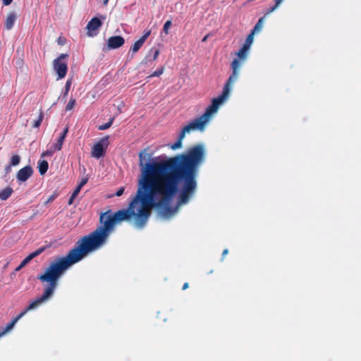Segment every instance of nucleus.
<instances>
[{
    "mask_svg": "<svg viewBox=\"0 0 361 361\" xmlns=\"http://www.w3.org/2000/svg\"><path fill=\"white\" fill-rule=\"evenodd\" d=\"M150 215L151 185H138L136 195L127 209L118 210L115 213L111 210L102 213L99 217L100 225L94 231L80 238L66 256L58 257L50 262L44 272L37 277L43 284L47 283L42 295L34 300L4 329L0 328V337L11 330L16 322L28 311L38 307L51 298L58 286V281L64 272L89 253L102 247L106 243L116 224L129 221L133 217L134 226L137 228H142Z\"/></svg>",
    "mask_w": 361,
    "mask_h": 361,
    "instance_id": "nucleus-1",
    "label": "nucleus"
},
{
    "mask_svg": "<svg viewBox=\"0 0 361 361\" xmlns=\"http://www.w3.org/2000/svg\"><path fill=\"white\" fill-rule=\"evenodd\" d=\"M233 76L230 78L229 82L224 87L222 93L218 97L212 99V104L206 109L204 113L200 117L190 121L187 126L183 128L180 131L182 135H183L185 136L187 133H190L194 130L203 131L204 130L207 123L212 118V115L217 111L219 105L228 96V85L233 80Z\"/></svg>",
    "mask_w": 361,
    "mask_h": 361,
    "instance_id": "nucleus-2",
    "label": "nucleus"
},
{
    "mask_svg": "<svg viewBox=\"0 0 361 361\" xmlns=\"http://www.w3.org/2000/svg\"><path fill=\"white\" fill-rule=\"evenodd\" d=\"M248 49L247 48L246 45H243L238 52H236V55L238 56V59H235L231 64V68L232 70V73L230 75L228 79L227 80L226 84L224 85V87L229 82L230 78L233 77V80L231 81L228 85V93L231 91L232 85L237 80L238 75H239V68L241 66V64L246 59Z\"/></svg>",
    "mask_w": 361,
    "mask_h": 361,
    "instance_id": "nucleus-3",
    "label": "nucleus"
},
{
    "mask_svg": "<svg viewBox=\"0 0 361 361\" xmlns=\"http://www.w3.org/2000/svg\"><path fill=\"white\" fill-rule=\"evenodd\" d=\"M68 56L67 54H61L59 57L54 60L53 66L58 75V79H62L66 75L68 65L66 61H63L66 59Z\"/></svg>",
    "mask_w": 361,
    "mask_h": 361,
    "instance_id": "nucleus-4",
    "label": "nucleus"
},
{
    "mask_svg": "<svg viewBox=\"0 0 361 361\" xmlns=\"http://www.w3.org/2000/svg\"><path fill=\"white\" fill-rule=\"evenodd\" d=\"M109 145V136L102 138L97 144H95L91 151V156L96 159L103 157L105 151Z\"/></svg>",
    "mask_w": 361,
    "mask_h": 361,
    "instance_id": "nucleus-5",
    "label": "nucleus"
},
{
    "mask_svg": "<svg viewBox=\"0 0 361 361\" xmlns=\"http://www.w3.org/2000/svg\"><path fill=\"white\" fill-rule=\"evenodd\" d=\"M102 23L100 20V19H99L97 17L92 18L86 26V29L87 30V35L89 37L96 36L98 34L99 30L102 27Z\"/></svg>",
    "mask_w": 361,
    "mask_h": 361,
    "instance_id": "nucleus-6",
    "label": "nucleus"
},
{
    "mask_svg": "<svg viewBox=\"0 0 361 361\" xmlns=\"http://www.w3.org/2000/svg\"><path fill=\"white\" fill-rule=\"evenodd\" d=\"M150 34H151L150 30H145V33L143 34V35L138 40L135 42V43L130 47L129 51H128V55L130 54L131 58H133L134 54L135 53H137L140 50V49L142 47V45L144 44V43L145 42L147 39L149 37Z\"/></svg>",
    "mask_w": 361,
    "mask_h": 361,
    "instance_id": "nucleus-7",
    "label": "nucleus"
},
{
    "mask_svg": "<svg viewBox=\"0 0 361 361\" xmlns=\"http://www.w3.org/2000/svg\"><path fill=\"white\" fill-rule=\"evenodd\" d=\"M125 43V39L120 35L110 37L106 43L107 49H116L121 47Z\"/></svg>",
    "mask_w": 361,
    "mask_h": 361,
    "instance_id": "nucleus-8",
    "label": "nucleus"
},
{
    "mask_svg": "<svg viewBox=\"0 0 361 361\" xmlns=\"http://www.w3.org/2000/svg\"><path fill=\"white\" fill-rule=\"evenodd\" d=\"M33 174L32 168L30 166H25L20 169L16 173V178L18 182L23 183L28 180Z\"/></svg>",
    "mask_w": 361,
    "mask_h": 361,
    "instance_id": "nucleus-9",
    "label": "nucleus"
},
{
    "mask_svg": "<svg viewBox=\"0 0 361 361\" xmlns=\"http://www.w3.org/2000/svg\"><path fill=\"white\" fill-rule=\"evenodd\" d=\"M16 20V14L15 12H9L5 20L4 27L6 30H9L12 29Z\"/></svg>",
    "mask_w": 361,
    "mask_h": 361,
    "instance_id": "nucleus-10",
    "label": "nucleus"
},
{
    "mask_svg": "<svg viewBox=\"0 0 361 361\" xmlns=\"http://www.w3.org/2000/svg\"><path fill=\"white\" fill-rule=\"evenodd\" d=\"M68 132V128L66 127L63 129V132L61 133L60 136L59 137L56 143L54 145V150L59 151L61 149L63 141L67 135V133Z\"/></svg>",
    "mask_w": 361,
    "mask_h": 361,
    "instance_id": "nucleus-11",
    "label": "nucleus"
},
{
    "mask_svg": "<svg viewBox=\"0 0 361 361\" xmlns=\"http://www.w3.org/2000/svg\"><path fill=\"white\" fill-rule=\"evenodd\" d=\"M13 190L10 187H6L0 191V199L1 200H6L13 193Z\"/></svg>",
    "mask_w": 361,
    "mask_h": 361,
    "instance_id": "nucleus-12",
    "label": "nucleus"
},
{
    "mask_svg": "<svg viewBox=\"0 0 361 361\" xmlns=\"http://www.w3.org/2000/svg\"><path fill=\"white\" fill-rule=\"evenodd\" d=\"M49 164L46 160H42L38 162L39 173L40 175H44L48 170Z\"/></svg>",
    "mask_w": 361,
    "mask_h": 361,
    "instance_id": "nucleus-13",
    "label": "nucleus"
},
{
    "mask_svg": "<svg viewBox=\"0 0 361 361\" xmlns=\"http://www.w3.org/2000/svg\"><path fill=\"white\" fill-rule=\"evenodd\" d=\"M265 15L264 16L260 18L259 20H258V22L257 23V24L255 25L254 28L252 30L251 32H253L254 34L255 32H257L259 31H260L262 28V25H263V22H264V19L265 18Z\"/></svg>",
    "mask_w": 361,
    "mask_h": 361,
    "instance_id": "nucleus-14",
    "label": "nucleus"
},
{
    "mask_svg": "<svg viewBox=\"0 0 361 361\" xmlns=\"http://www.w3.org/2000/svg\"><path fill=\"white\" fill-rule=\"evenodd\" d=\"M185 136L180 133L177 141L171 146L172 149H176L182 147V141Z\"/></svg>",
    "mask_w": 361,
    "mask_h": 361,
    "instance_id": "nucleus-15",
    "label": "nucleus"
},
{
    "mask_svg": "<svg viewBox=\"0 0 361 361\" xmlns=\"http://www.w3.org/2000/svg\"><path fill=\"white\" fill-rule=\"evenodd\" d=\"M43 119L44 112L42 110H40L38 118L33 122L32 127L35 128H38L40 126Z\"/></svg>",
    "mask_w": 361,
    "mask_h": 361,
    "instance_id": "nucleus-16",
    "label": "nucleus"
},
{
    "mask_svg": "<svg viewBox=\"0 0 361 361\" xmlns=\"http://www.w3.org/2000/svg\"><path fill=\"white\" fill-rule=\"evenodd\" d=\"M274 1H275V4L273 6H271L267 9V11L265 13V16H268L270 13H271L272 12H274L279 7V6L281 4V3L283 1V0H274Z\"/></svg>",
    "mask_w": 361,
    "mask_h": 361,
    "instance_id": "nucleus-17",
    "label": "nucleus"
},
{
    "mask_svg": "<svg viewBox=\"0 0 361 361\" xmlns=\"http://www.w3.org/2000/svg\"><path fill=\"white\" fill-rule=\"evenodd\" d=\"M114 120V117L111 118L109 122H107L103 125H100L98 127V129L99 130H104L109 128L111 126Z\"/></svg>",
    "mask_w": 361,
    "mask_h": 361,
    "instance_id": "nucleus-18",
    "label": "nucleus"
},
{
    "mask_svg": "<svg viewBox=\"0 0 361 361\" xmlns=\"http://www.w3.org/2000/svg\"><path fill=\"white\" fill-rule=\"evenodd\" d=\"M20 156H18L17 154L13 155L10 160V164H11V166H17L20 163Z\"/></svg>",
    "mask_w": 361,
    "mask_h": 361,
    "instance_id": "nucleus-19",
    "label": "nucleus"
},
{
    "mask_svg": "<svg viewBox=\"0 0 361 361\" xmlns=\"http://www.w3.org/2000/svg\"><path fill=\"white\" fill-rule=\"evenodd\" d=\"M164 71V67L161 66V67L159 68L158 69H157L155 71H154L152 74H150L149 75V78L159 77L163 74Z\"/></svg>",
    "mask_w": 361,
    "mask_h": 361,
    "instance_id": "nucleus-20",
    "label": "nucleus"
},
{
    "mask_svg": "<svg viewBox=\"0 0 361 361\" xmlns=\"http://www.w3.org/2000/svg\"><path fill=\"white\" fill-rule=\"evenodd\" d=\"M254 33L253 32H250L248 36L246 38V40H245V42L244 43L243 45H246L247 46V48L249 49L250 46H251V44L253 42V36H254Z\"/></svg>",
    "mask_w": 361,
    "mask_h": 361,
    "instance_id": "nucleus-21",
    "label": "nucleus"
},
{
    "mask_svg": "<svg viewBox=\"0 0 361 361\" xmlns=\"http://www.w3.org/2000/svg\"><path fill=\"white\" fill-rule=\"evenodd\" d=\"M46 249V247H41L35 252L30 253L29 256H31V259H32L35 257L39 255L41 253H42Z\"/></svg>",
    "mask_w": 361,
    "mask_h": 361,
    "instance_id": "nucleus-22",
    "label": "nucleus"
},
{
    "mask_svg": "<svg viewBox=\"0 0 361 361\" xmlns=\"http://www.w3.org/2000/svg\"><path fill=\"white\" fill-rule=\"evenodd\" d=\"M46 249V247H41L35 252L30 253L29 256H31V259H32L35 257L39 255L41 253H42Z\"/></svg>",
    "mask_w": 361,
    "mask_h": 361,
    "instance_id": "nucleus-23",
    "label": "nucleus"
},
{
    "mask_svg": "<svg viewBox=\"0 0 361 361\" xmlns=\"http://www.w3.org/2000/svg\"><path fill=\"white\" fill-rule=\"evenodd\" d=\"M75 99L71 98L66 106V111H68L72 110L75 105Z\"/></svg>",
    "mask_w": 361,
    "mask_h": 361,
    "instance_id": "nucleus-24",
    "label": "nucleus"
},
{
    "mask_svg": "<svg viewBox=\"0 0 361 361\" xmlns=\"http://www.w3.org/2000/svg\"><path fill=\"white\" fill-rule=\"evenodd\" d=\"M171 20H167L164 25V27H163V31L164 32V33L166 35H168L169 34V30L170 28V27L171 26Z\"/></svg>",
    "mask_w": 361,
    "mask_h": 361,
    "instance_id": "nucleus-25",
    "label": "nucleus"
},
{
    "mask_svg": "<svg viewBox=\"0 0 361 361\" xmlns=\"http://www.w3.org/2000/svg\"><path fill=\"white\" fill-rule=\"evenodd\" d=\"M71 85V80H68L66 81V88H65V92H64V96L65 97L67 96V94H68Z\"/></svg>",
    "mask_w": 361,
    "mask_h": 361,
    "instance_id": "nucleus-26",
    "label": "nucleus"
},
{
    "mask_svg": "<svg viewBox=\"0 0 361 361\" xmlns=\"http://www.w3.org/2000/svg\"><path fill=\"white\" fill-rule=\"evenodd\" d=\"M55 151L56 150H54V147L53 149H50L45 152H43L41 156L42 157L51 156Z\"/></svg>",
    "mask_w": 361,
    "mask_h": 361,
    "instance_id": "nucleus-27",
    "label": "nucleus"
},
{
    "mask_svg": "<svg viewBox=\"0 0 361 361\" xmlns=\"http://www.w3.org/2000/svg\"><path fill=\"white\" fill-rule=\"evenodd\" d=\"M32 260L31 256H29V255L20 262V264L22 267H25L28 262H30Z\"/></svg>",
    "mask_w": 361,
    "mask_h": 361,
    "instance_id": "nucleus-28",
    "label": "nucleus"
},
{
    "mask_svg": "<svg viewBox=\"0 0 361 361\" xmlns=\"http://www.w3.org/2000/svg\"><path fill=\"white\" fill-rule=\"evenodd\" d=\"M56 197H57L56 194L51 195V196H49V197L47 199V200L44 202V204H47L49 202L54 201L56 198Z\"/></svg>",
    "mask_w": 361,
    "mask_h": 361,
    "instance_id": "nucleus-29",
    "label": "nucleus"
},
{
    "mask_svg": "<svg viewBox=\"0 0 361 361\" xmlns=\"http://www.w3.org/2000/svg\"><path fill=\"white\" fill-rule=\"evenodd\" d=\"M80 190H81V188L78 185L76 187V188L74 190L73 192L72 193L73 197H76L79 194Z\"/></svg>",
    "mask_w": 361,
    "mask_h": 361,
    "instance_id": "nucleus-30",
    "label": "nucleus"
},
{
    "mask_svg": "<svg viewBox=\"0 0 361 361\" xmlns=\"http://www.w3.org/2000/svg\"><path fill=\"white\" fill-rule=\"evenodd\" d=\"M87 180H88L87 178H82L81 180L80 183H79L78 186L82 188V186L85 185L87 183Z\"/></svg>",
    "mask_w": 361,
    "mask_h": 361,
    "instance_id": "nucleus-31",
    "label": "nucleus"
},
{
    "mask_svg": "<svg viewBox=\"0 0 361 361\" xmlns=\"http://www.w3.org/2000/svg\"><path fill=\"white\" fill-rule=\"evenodd\" d=\"M159 55V49H155L154 51V54H153V60L155 61L157 60V59L158 58Z\"/></svg>",
    "mask_w": 361,
    "mask_h": 361,
    "instance_id": "nucleus-32",
    "label": "nucleus"
},
{
    "mask_svg": "<svg viewBox=\"0 0 361 361\" xmlns=\"http://www.w3.org/2000/svg\"><path fill=\"white\" fill-rule=\"evenodd\" d=\"M123 192H124V188H119V189L116 191V196H118V197H119V196H121V195H123Z\"/></svg>",
    "mask_w": 361,
    "mask_h": 361,
    "instance_id": "nucleus-33",
    "label": "nucleus"
},
{
    "mask_svg": "<svg viewBox=\"0 0 361 361\" xmlns=\"http://www.w3.org/2000/svg\"><path fill=\"white\" fill-rule=\"evenodd\" d=\"M75 197H73V195L71 196V197L69 198L68 202V205H71L73 203V201Z\"/></svg>",
    "mask_w": 361,
    "mask_h": 361,
    "instance_id": "nucleus-34",
    "label": "nucleus"
},
{
    "mask_svg": "<svg viewBox=\"0 0 361 361\" xmlns=\"http://www.w3.org/2000/svg\"><path fill=\"white\" fill-rule=\"evenodd\" d=\"M13 0H2L4 5L8 6L12 3Z\"/></svg>",
    "mask_w": 361,
    "mask_h": 361,
    "instance_id": "nucleus-35",
    "label": "nucleus"
},
{
    "mask_svg": "<svg viewBox=\"0 0 361 361\" xmlns=\"http://www.w3.org/2000/svg\"><path fill=\"white\" fill-rule=\"evenodd\" d=\"M11 164H9L8 166H6V168H5V171H6V173H8L11 170Z\"/></svg>",
    "mask_w": 361,
    "mask_h": 361,
    "instance_id": "nucleus-36",
    "label": "nucleus"
},
{
    "mask_svg": "<svg viewBox=\"0 0 361 361\" xmlns=\"http://www.w3.org/2000/svg\"><path fill=\"white\" fill-rule=\"evenodd\" d=\"M22 268H23V267L21 266V264H20L14 270V272H17V271H19Z\"/></svg>",
    "mask_w": 361,
    "mask_h": 361,
    "instance_id": "nucleus-37",
    "label": "nucleus"
},
{
    "mask_svg": "<svg viewBox=\"0 0 361 361\" xmlns=\"http://www.w3.org/2000/svg\"><path fill=\"white\" fill-rule=\"evenodd\" d=\"M188 287H189V284H188V283L186 282L183 284V286L182 287V290H186Z\"/></svg>",
    "mask_w": 361,
    "mask_h": 361,
    "instance_id": "nucleus-38",
    "label": "nucleus"
},
{
    "mask_svg": "<svg viewBox=\"0 0 361 361\" xmlns=\"http://www.w3.org/2000/svg\"><path fill=\"white\" fill-rule=\"evenodd\" d=\"M228 252V250L227 249H225L222 252V257L224 258Z\"/></svg>",
    "mask_w": 361,
    "mask_h": 361,
    "instance_id": "nucleus-39",
    "label": "nucleus"
},
{
    "mask_svg": "<svg viewBox=\"0 0 361 361\" xmlns=\"http://www.w3.org/2000/svg\"><path fill=\"white\" fill-rule=\"evenodd\" d=\"M208 35H207L206 36H204L202 39V42H205L207 40V38H208Z\"/></svg>",
    "mask_w": 361,
    "mask_h": 361,
    "instance_id": "nucleus-40",
    "label": "nucleus"
},
{
    "mask_svg": "<svg viewBox=\"0 0 361 361\" xmlns=\"http://www.w3.org/2000/svg\"><path fill=\"white\" fill-rule=\"evenodd\" d=\"M108 0H104V4H106Z\"/></svg>",
    "mask_w": 361,
    "mask_h": 361,
    "instance_id": "nucleus-41",
    "label": "nucleus"
},
{
    "mask_svg": "<svg viewBox=\"0 0 361 361\" xmlns=\"http://www.w3.org/2000/svg\"><path fill=\"white\" fill-rule=\"evenodd\" d=\"M102 19H105V17H104V16H102Z\"/></svg>",
    "mask_w": 361,
    "mask_h": 361,
    "instance_id": "nucleus-42",
    "label": "nucleus"
},
{
    "mask_svg": "<svg viewBox=\"0 0 361 361\" xmlns=\"http://www.w3.org/2000/svg\"><path fill=\"white\" fill-rule=\"evenodd\" d=\"M61 42H62V40L59 41V44H61Z\"/></svg>",
    "mask_w": 361,
    "mask_h": 361,
    "instance_id": "nucleus-43",
    "label": "nucleus"
},
{
    "mask_svg": "<svg viewBox=\"0 0 361 361\" xmlns=\"http://www.w3.org/2000/svg\"><path fill=\"white\" fill-rule=\"evenodd\" d=\"M61 42H62V40L59 41V44H61Z\"/></svg>",
    "mask_w": 361,
    "mask_h": 361,
    "instance_id": "nucleus-44",
    "label": "nucleus"
}]
</instances>
